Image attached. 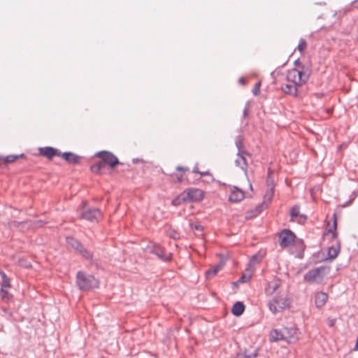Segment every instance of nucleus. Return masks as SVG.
<instances>
[{
    "label": "nucleus",
    "instance_id": "nucleus-12",
    "mask_svg": "<svg viewBox=\"0 0 358 358\" xmlns=\"http://www.w3.org/2000/svg\"><path fill=\"white\" fill-rule=\"evenodd\" d=\"M230 194L229 200L233 203H237L241 201L245 198V192L236 186H233L230 188Z\"/></svg>",
    "mask_w": 358,
    "mask_h": 358
},
{
    "label": "nucleus",
    "instance_id": "nucleus-33",
    "mask_svg": "<svg viewBox=\"0 0 358 358\" xmlns=\"http://www.w3.org/2000/svg\"><path fill=\"white\" fill-rule=\"evenodd\" d=\"M336 318H331V317L327 318V324L329 325V327H333L336 324Z\"/></svg>",
    "mask_w": 358,
    "mask_h": 358
},
{
    "label": "nucleus",
    "instance_id": "nucleus-14",
    "mask_svg": "<svg viewBox=\"0 0 358 358\" xmlns=\"http://www.w3.org/2000/svg\"><path fill=\"white\" fill-rule=\"evenodd\" d=\"M151 252L156 255L160 259L168 262L172 258V255L170 252H167L163 248L159 245H154L151 249Z\"/></svg>",
    "mask_w": 358,
    "mask_h": 358
},
{
    "label": "nucleus",
    "instance_id": "nucleus-26",
    "mask_svg": "<svg viewBox=\"0 0 358 358\" xmlns=\"http://www.w3.org/2000/svg\"><path fill=\"white\" fill-rule=\"evenodd\" d=\"M0 275L2 279L1 288H10L11 286L10 279L7 277L5 272L0 271Z\"/></svg>",
    "mask_w": 358,
    "mask_h": 358
},
{
    "label": "nucleus",
    "instance_id": "nucleus-3",
    "mask_svg": "<svg viewBox=\"0 0 358 358\" xmlns=\"http://www.w3.org/2000/svg\"><path fill=\"white\" fill-rule=\"evenodd\" d=\"M290 301L286 294L278 295L273 298L268 302V308L273 313L276 314L284 309L289 307Z\"/></svg>",
    "mask_w": 358,
    "mask_h": 358
},
{
    "label": "nucleus",
    "instance_id": "nucleus-16",
    "mask_svg": "<svg viewBox=\"0 0 358 358\" xmlns=\"http://www.w3.org/2000/svg\"><path fill=\"white\" fill-rule=\"evenodd\" d=\"M39 154L48 159H52L55 156H60V152L52 147H44L38 149Z\"/></svg>",
    "mask_w": 358,
    "mask_h": 358
},
{
    "label": "nucleus",
    "instance_id": "nucleus-25",
    "mask_svg": "<svg viewBox=\"0 0 358 358\" xmlns=\"http://www.w3.org/2000/svg\"><path fill=\"white\" fill-rule=\"evenodd\" d=\"M245 155L250 156L248 153L242 152L241 155H239L238 158L236 160L237 165L240 166L243 169H245L248 166V163Z\"/></svg>",
    "mask_w": 358,
    "mask_h": 358
},
{
    "label": "nucleus",
    "instance_id": "nucleus-31",
    "mask_svg": "<svg viewBox=\"0 0 358 358\" xmlns=\"http://www.w3.org/2000/svg\"><path fill=\"white\" fill-rule=\"evenodd\" d=\"M260 87H261V82H258L255 84L252 93L254 95L257 96L260 93Z\"/></svg>",
    "mask_w": 358,
    "mask_h": 358
},
{
    "label": "nucleus",
    "instance_id": "nucleus-38",
    "mask_svg": "<svg viewBox=\"0 0 358 358\" xmlns=\"http://www.w3.org/2000/svg\"><path fill=\"white\" fill-rule=\"evenodd\" d=\"M239 83H241L242 85H245V79L243 78H241L239 79Z\"/></svg>",
    "mask_w": 358,
    "mask_h": 358
},
{
    "label": "nucleus",
    "instance_id": "nucleus-2",
    "mask_svg": "<svg viewBox=\"0 0 358 358\" xmlns=\"http://www.w3.org/2000/svg\"><path fill=\"white\" fill-rule=\"evenodd\" d=\"M204 198V192L197 188H188L172 201L173 206H179L185 202H199Z\"/></svg>",
    "mask_w": 358,
    "mask_h": 358
},
{
    "label": "nucleus",
    "instance_id": "nucleus-4",
    "mask_svg": "<svg viewBox=\"0 0 358 358\" xmlns=\"http://www.w3.org/2000/svg\"><path fill=\"white\" fill-rule=\"evenodd\" d=\"M77 284L81 289H90L98 287L99 281L94 276L79 271L77 273Z\"/></svg>",
    "mask_w": 358,
    "mask_h": 358
},
{
    "label": "nucleus",
    "instance_id": "nucleus-29",
    "mask_svg": "<svg viewBox=\"0 0 358 358\" xmlns=\"http://www.w3.org/2000/svg\"><path fill=\"white\" fill-rule=\"evenodd\" d=\"M0 295H1V299L3 300L8 301L10 299V296L8 292L7 288H1Z\"/></svg>",
    "mask_w": 358,
    "mask_h": 358
},
{
    "label": "nucleus",
    "instance_id": "nucleus-24",
    "mask_svg": "<svg viewBox=\"0 0 358 358\" xmlns=\"http://www.w3.org/2000/svg\"><path fill=\"white\" fill-rule=\"evenodd\" d=\"M24 157V154L16 155H8L6 157H1V164L4 163L6 164L13 163L16 162L17 159L20 158H23Z\"/></svg>",
    "mask_w": 358,
    "mask_h": 358
},
{
    "label": "nucleus",
    "instance_id": "nucleus-7",
    "mask_svg": "<svg viewBox=\"0 0 358 358\" xmlns=\"http://www.w3.org/2000/svg\"><path fill=\"white\" fill-rule=\"evenodd\" d=\"M67 243L70 245L73 248L76 250L80 255H82L85 259H91L92 255L90 251L85 249L81 243L77 240L73 238H67Z\"/></svg>",
    "mask_w": 358,
    "mask_h": 358
},
{
    "label": "nucleus",
    "instance_id": "nucleus-39",
    "mask_svg": "<svg viewBox=\"0 0 358 358\" xmlns=\"http://www.w3.org/2000/svg\"><path fill=\"white\" fill-rule=\"evenodd\" d=\"M3 325L0 324V332L3 331Z\"/></svg>",
    "mask_w": 358,
    "mask_h": 358
},
{
    "label": "nucleus",
    "instance_id": "nucleus-6",
    "mask_svg": "<svg viewBox=\"0 0 358 358\" xmlns=\"http://www.w3.org/2000/svg\"><path fill=\"white\" fill-rule=\"evenodd\" d=\"M333 220L334 222L332 224L328 223L327 228L325 229L324 236V238L329 239V240H336L338 234L336 231L337 229V217L336 214L334 213L333 215Z\"/></svg>",
    "mask_w": 358,
    "mask_h": 358
},
{
    "label": "nucleus",
    "instance_id": "nucleus-10",
    "mask_svg": "<svg viewBox=\"0 0 358 358\" xmlns=\"http://www.w3.org/2000/svg\"><path fill=\"white\" fill-rule=\"evenodd\" d=\"M256 260H257V257L255 255L252 256L251 260L250 261L248 268H247L245 270L242 276L239 279V281L241 282H247L251 279V278L253 275V271L255 270L254 266L256 264Z\"/></svg>",
    "mask_w": 358,
    "mask_h": 358
},
{
    "label": "nucleus",
    "instance_id": "nucleus-34",
    "mask_svg": "<svg viewBox=\"0 0 358 358\" xmlns=\"http://www.w3.org/2000/svg\"><path fill=\"white\" fill-rule=\"evenodd\" d=\"M194 172L195 173H199L201 176H209L210 179V180H213V176L209 173L208 171H204V172H200V171H198V170L196 169H195L194 170Z\"/></svg>",
    "mask_w": 358,
    "mask_h": 358
},
{
    "label": "nucleus",
    "instance_id": "nucleus-1",
    "mask_svg": "<svg viewBox=\"0 0 358 358\" xmlns=\"http://www.w3.org/2000/svg\"><path fill=\"white\" fill-rule=\"evenodd\" d=\"M309 78V73L303 69H292L287 71V83L281 87L282 90L292 96H297L299 88Z\"/></svg>",
    "mask_w": 358,
    "mask_h": 358
},
{
    "label": "nucleus",
    "instance_id": "nucleus-27",
    "mask_svg": "<svg viewBox=\"0 0 358 358\" xmlns=\"http://www.w3.org/2000/svg\"><path fill=\"white\" fill-rule=\"evenodd\" d=\"M223 267V264H219L217 265H216L214 268H211V269H209L206 271V275L208 277V278H211V277H213L214 275H215L217 274V273L222 269V268Z\"/></svg>",
    "mask_w": 358,
    "mask_h": 358
},
{
    "label": "nucleus",
    "instance_id": "nucleus-11",
    "mask_svg": "<svg viewBox=\"0 0 358 358\" xmlns=\"http://www.w3.org/2000/svg\"><path fill=\"white\" fill-rule=\"evenodd\" d=\"M97 156L112 168L119 163L117 158L113 154L107 151L100 152L97 154Z\"/></svg>",
    "mask_w": 358,
    "mask_h": 358
},
{
    "label": "nucleus",
    "instance_id": "nucleus-17",
    "mask_svg": "<svg viewBox=\"0 0 358 358\" xmlns=\"http://www.w3.org/2000/svg\"><path fill=\"white\" fill-rule=\"evenodd\" d=\"M272 171L269 169L268 173V178L266 180V185L268 190L265 194V196L268 199L271 200L273 198L274 194L275 181L271 177Z\"/></svg>",
    "mask_w": 358,
    "mask_h": 358
},
{
    "label": "nucleus",
    "instance_id": "nucleus-8",
    "mask_svg": "<svg viewBox=\"0 0 358 358\" xmlns=\"http://www.w3.org/2000/svg\"><path fill=\"white\" fill-rule=\"evenodd\" d=\"M295 236L289 230L285 229L279 235V241L281 247L286 248L291 245L294 241Z\"/></svg>",
    "mask_w": 358,
    "mask_h": 358
},
{
    "label": "nucleus",
    "instance_id": "nucleus-5",
    "mask_svg": "<svg viewBox=\"0 0 358 358\" xmlns=\"http://www.w3.org/2000/svg\"><path fill=\"white\" fill-rule=\"evenodd\" d=\"M327 273L325 267L321 266L310 270L304 275V280L309 283H320L323 281Z\"/></svg>",
    "mask_w": 358,
    "mask_h": 358
},
{
    "label": "nucleus",
    "instance_id": "nucleus-9",
    "mask_svg": "<svg viewBox=\"0 0 358 358\" xmlns=\"http://www.w3.org/2000/svg\"><path fill=\"white\" fill-rule=\"evenodd\" d=\"M283 340L288 343H294L298 341L299 338V330L295 327H284L282 328Z\"/></svg>",
    "mask_w": 358,
    "mask_h": 358
},
{
    "label": "nucleus",
    "instance_id": "nucleus-22",
    "mask_svg": "<svg viewBox=\"0 0 358 358\" xmlns=\"http://www.w3.org/2000/svg\"><path fill=\"white\" fill-rule=\"evenodd\" d=\"M340 252V245L338 242L328 249V257L331 259H335Z\"/></svg>",
    "mask_w": 358,
    "mask_h": 358
},
{
    "label": "nucleus",
    "instance_id": "nucleus-32",
    "mask_svg": "<svg viewBox=\"0 0 358 358\" xmlns=\"http://www.w3.org/2000/svg\"><path fill=\"white\" fill-rule=\"evenodd\" d=\"M102 166H103V164L102 163L94 164V166H92V170L94 172H99L101 170Z\"/></svg>",
    "mask_w": 358,
    "mask_h": 358
},
{
    "label": "nucleus",
    "instance_id": "nucleus-23",
    "mask_svg": "<svg viewBox=\"0 0 358 358\" xmlns=\"http://www.w3.org/2000/svg\"><path fill=\"white\" fill-rule=\"evenodd\" d=\"M245 310V306L241 302H236L232 307L231 313L236 316H240L243 314Z\"/></svg>",
    "mask_w": 358,
    "mask_h": 358
},
{
    "label": "nucleus",
    "instance_id": "nucleus-20",
    "mask_svg": "<svg viewBox=\"0 0 358 358\" xmlns=\"http://www.w3.org/2000/svg\"><path fill=\"white\" fill-rule=\"evenodd\" d=\"M60 156L66 161L71 164H78L80 160V157L72 152H64L62 154L60 153Z\"/></svg>",
    "mask_w": 358,
    "mask_h": 358
},
{
    "label": "nucleus",
    "instance_id": "nucleus-18",
    "mask_svg": "<svg viewBox=\"0 0 358 358\" xmlns=\"http://www.w3.org/2000/svg\"><path fill=\"white\" fill-rule=\"evenodd\" d=\"M328 294L323 292H317L315 295V304L317 308L323 307L328 300Z\"/></svg>",
    "mask_w": 358,
    "mask_h": 358
},
{
    "label": "nucleus",
    "instance_id": "nucleus-15",
    "mask_svg": "<svg viewBox=\"0 0 358 358\" xmlns=\"http://www.w3.org/2000/svg\"><path fill=\"white\" fill-rule=\"evenodd\" d=\"M281 286V281L279 279H273L268 282L265 287L266 294L273 295Z\"/></svg>",
    "mask_w": 358,
    "mask_h": 358
},
{
    "label": "nucleus",
    "instance_id": "nucleus-19",
    "mask_svg": "<svg viewBox=\"0 0 358 358\" xmlns=\"http://www.w3.org/2000/svg\"><path fill=\"white\" fill-rule=\"evenodd\" d=\"M291 220L297 222L299 223L304 222L306 217L299 213V208L297 206H294L290 210Z\"/></svg>",
    "mask_w": 358,
    "mask_h": 358
},
{
    "label": "nucleus",
    "instance_id": "nucleus-37",
    "mask_svg": "<svg viewBox=\"0 0 358 358\" xmlns=\"http://www.w3.org/2000/svg\"><path fill=\"white\" fill-rule=\"evenodd\" d=\"M193 227H194L196 230H199V231H201V230H202V229H203V228H202V226H201V225H196H196H194Z\"/></svg>",
    "mask_w": 358,
    "mask_h": 358
},
{
    "label": "nucleus",
    "instance_id": "nucleus-13",
    "mask_svg": "<svg viewBox=\"0 0 358 358\" xmlns=\"http://www.w3.org/2000/svg\"><path fill=\"white\" fill-rule=\"evenodd\" d=\"M101 217L99 209H87L83 212L81 217L90 221H98Z\"/></svg>",
    "mask_w": 358,
    "mask_h": 358
},
{
    "label": "nucleus",
    "instance_id": "nucleus-28",
    "mask_svg": "<svg viewBox=\"0 0 358 358\" xmlns=\"http://www.w3.org/2000/svg\"><path fill=\"white\" fill-rule=\"evenodd\" d=\"M258 354V350L256 348H250L245 350V356L247 357H255Z\"/></svg>",
    "mask_w": 358,
    "mask_h": 358
},
{
    "label": "nucleus",
    "instance_id": "nucleus-21",
    "mask_svg": "<svg viewBox=\"0 0 358 358\" xmlns=\"http://www.w3.org/2000/svg\"><path fill=\"white\" fill-rule=\"evenodd\" d=\"M269 339L272 342L283 340L282 329H272L269 334Z\"/></svg>",
    "mask_w": 358,
    "mask_h": 358
},
{
    "label": "nucleus",
    "instance_id": "nucleus-30",
    "mask_svg": "<svg viewBox=\"0 0 358 358\" xmlns=\"http://www.w3.org/2000/svg\"><path fill=\"white\" fill-rule=\"evenodd\" d=\"M307 47V43H306V41L304 40V39H301L299 41V45H298V47H297V50L300 52H302L304 51V50Z\"/></svg>",
    "mask_w": 358,
    "mask_h": 358
},
{
    "label": "nucleus",
    "instance_id": "nucleus-40",
    "mask_svg": "<svg viewBox=\"0 0 358 358\" xmlns=\"http://www.w3.org/2000/svg\"><path fill=\"white\" fill-rule=\"evenodd\" d=\"M357 2H358V0H357V1H355L354 3H357Z\"/></svg>",
    "mask_w": 358,
    "mask_h": 358
},
{
    "label": "nucleus",
    "instance_id": "nucleus-35",
    "mask_svg": "<svg viewBox=\"0 0 358 358\" xmlns=\"http://www.w3.org/2000/svg\"><path fill=\"white\" fill-rule=\"evenodd\" d=\"M176 170L178 171L186 172L189 170V169L187 167H185V166H178L176 168Z\"/></svg>",
    "mask_w": 358,
    "mask_h": 358
},
{
    "label": "nucleus",
    "instance_id": "nucleus-36",
    "mask_svg": "<svg viewBox=\"0 0 358 358\" xmlns=\"http://www.w3.org/2000/svg\"><path fill=\"white\" fill-rule=\"evenodd\" d=\"M176 178L179 182H181L184 180L183 176L182 174L176 175Z\"/></svg>",
    "mask_w": 358,
    "mask_h": 358
}]
</instances>
